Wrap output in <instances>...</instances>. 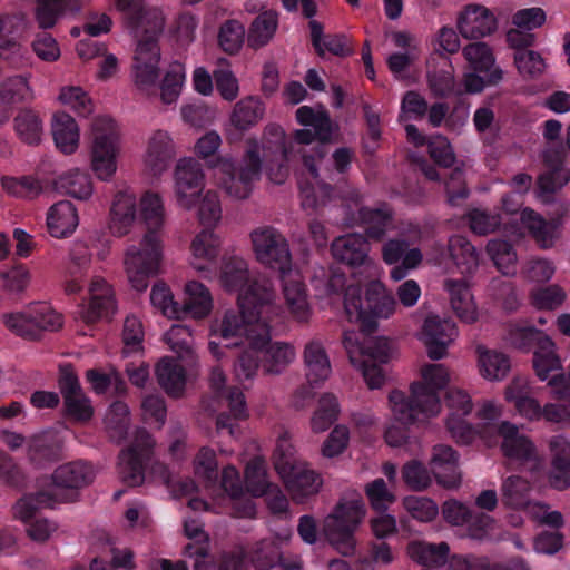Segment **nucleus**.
Returning a JSON list of instances; mask_svg holds the SVG:
<instances>
[{
	"label": "nucleus",
	"mask_w": 570,
	"mask_h": 570,
	"mask_svg": "<svg viewBox=\"0 0 570 570\" xmlns=\"http://www.w3.org/2000/svg\"><path fill=\"white\" fill-rule=\"evenodd\" d=\"M501 491L502 502L505 507L522 509L528 504L530 484L525 479L519 475H511L503 481Z\"/></svg>",
	"instance_id": "48"
},
{
	"label": "nucleus",
	"mask_w": 570,
	"mask_h": 570,
	"mask_svg": "<svg viewBox=\"0 0 570 570\" xmlns=\"http://www.w3.org/2000/svg\"><path fill=\"white\" fill-rule=\"evenodd\" d=\"M256 258L272 269L284 273L291 266L286 239L274 227L264 226L250 233Z\"/></svg>",
	"instance_id": "13"
},
{
	"label": "nucleus",
	"mask_w": 570,
	"mask_h": 570,
	"mask_svg": "<svg viewBox=\"0 0 570 570\" xmlns=\"http://www.w3.org/2000/svg\"><path fill=\"white\" fill-rule=\"evenodd\" d=\"M275 484L267 479L266 463L261 458L252 459L245 469V491L252 497H264Z\"/></svg>",
	"instance_id": "45"
},
{
	"label": "nucleus",
	"mask_w": 570,
	"mask_h": 570,
	"mask_svg": "<svg viewBox=\"0 0 570 570\" xmlns=\"http://www.w3.org/2000/svg\"><path fill=\"white\" fill-rule=\"evenodd\" d=\"M244 38L245 28L237 20H227L219 29V46L229 55L238 52L244 42Z\"/></svg>",
	"instance_id": "60"
},
{
	"label": "nucleus",
	"mask_w": 570,
	"mask_h": 570,
	"mask_svg": "<svg viewBox=\"0 0 570 570\" xmlns=\"http://www.w3.org/2000/svg\"><path fill=\"white\" fill-rule=\"evenodd\" d=\"M135 567L134 552L131 550H125L121 552L118 549H112L111 562L97 557L90 562L89 569L85 566H76L73 570H117L118 568L132 570Z\"/></svg>",
	"instance_id": "64"
},
{
	"label": "nucleus",
	"mask_w": 570,
	"mask_h": 570,
	"mask_svg": "<svg viewBox=\"0 0 570 570\" xmlns=\"http://www.w3.org/2000/svg\"><path fill=\"white\" fill-rule=\"evenodd\" d=\"M110 230L116 236H124L136 217V197L126 191H119L112 202L110 209Z\"/></svg>",
	"instance_id": "34"
},
{
	"label": "nucleus",
	"mask_w": 570,
	"mask_h": 570,
	"mask_svg": "<svg viewBox=\"0 0 570 570\" xmlns=\"http://www.w3.org/2000/svg\"><path fill=\"white\" fill-rule=\"evenodd\" d=\"M264 104L256 97L248 96L235 104L229 117L230 125L244 132L256 126L264 117Z\"/></svg>",
	"instance_id": "35"
},
{
	"label": "nucleus",
	"mask_w": 570,
	"mask_h": 570,
	"mask_svg": "<svg viewBox=\"0 0 570 570\" xmlns=\"http://www.w3.org/2000/svg\"><path fill=\"white\" fill-rule=\"evenodd\" d=\"M566 149L559 142H551L542 153L546 171L539 175L537 187L546 202L570 180V170L563 166Z\"/></svg>",
	"instance_id": "18"
},
{
	"label": "nucleus",
	"mask_w": 570,
	"mask_h": 570,
	"mask_svg": "<svg viewBox=\"0 0 570 570\" xmlns=\"http://www.w3.org/2000/svg\"><path fill=\"white\" fill-rule=\"evenodd\" d=\"M450 548L446 542L438 544L411 542L407 548L410 557L423 566L440 567L448 561Z\"/></svg>",
	"instance_id": "41"
},
{
	"label": "nucleus",
	"mask_w": 570,
	"mask_h": 570,
	"mask_svg": "<svg viewBox=\"0 0 570 570\" xmlns=\"http://www.w3.org/2000/svg\"><path fill=\"white\" fill-rule=\"evenodd\" d=\"M51 478L53 489L48 491L55 494L57 502L73 501L78 495L77 490L94 481L95 472L91 464L75 461L58 466Z\"/></svg>",
	"instance_id": "16"
},
{
	"label": "nucleus",
	"mask_w": 570,
	"mask_h": 570,
	"mask_svg": "<svg viewBox=\"0 0 570 570\" xmlns=\"http://www.w3.org/2000/svg\"><path fill=\"white\" fill-rule=\"evenodd\" d=\"M90 304L83 315L86 323H94L99 318H110L117 305L111 287L102 279H94L90 284Z\"/></svg>",
	"instance_id": "32"
},
{
	"label": "nucleus",
	"mask_w": 570,
	"mask_h": 570,
	"mask_svg": "<svg viewBox=\"0 0 570 570\" xmlns=\"http://www.w3.org/2000/svg\"><path fill=\"white\" fill-rule=\"evenodd\" d=\"M462 52L472 69L471 72L464 75L466 92L479 94L485 87H493L502 81L504 72L495 66V57L488 43H469Z\"/></svg>",
	"instance_id": "8"
},
{
	"label": "nucleus",
	"mask_w": 570,
	"mask_h": 570,
	"mask_svg": "<svg viewBox=\"0 0 570 570\" xmlns=\"http://www.w3.org/2000/svg\"><path fill=\"white\" fill-rule=\"evenodd\" d=\"M28 458L37 468H46L61 461L63 453L60 436L50 431L32 436L28 444Z\"/></svg>",
	"instance_id": "25"
},
{
	"label": "nucleus",
	"mask_w": 570,
	"mask_h": 570,
	"mask_svg": "<svg viewBox=\"0 0 570 570\" xmlns=\"http://www.w3.org/2000/svg\"><path fill=\"white\" fill-rule=\"evenodd\" d=\"M344 304L348 309L352 306L357 312L360 327L363 334L371 335L377 330V318H387L395 308V299L380 281H371L361 296L357 285H348L344 295Z\"/></svg>",
	"instance_id": "7"
},
{
	"label": "nucleus",
	"mask_w": 570,
	"mask_h": 570,
	"mask_svg": "<svg viewBox=\"0 0 570 570\" xmlns=\"http://www.w3.org/2000/svg\"><path fill=\"white\" fill-rule=\"evenodd\" d=\"M514 63L518 71L528 79L539 78L546 69L543 58L533 50L517 51L514 53Z\"/></svg>",
	"instance_id": "62"
},
{
	"label": "nucleus",
	"mask_w": 570,
	"mask_h": 570,
	"mask_svg": "<svg viewBox=\"0 0 570 570\" xmlns=\"http://www.w3.org/2000/svg\"><path fill=\"white\" fill-rule=\"evenodd\" d=\"M52 186L55 190L78 199H86L92 193L90 177L79 171L60 176L52 183Z\"/></svg>",
	"instance_id": "46"
},
{
	"label": "nucleus",
	"mask_w": 570,
	"mask_h": 570,
	"mask_svg": "<svg viewBox=\"0 0 570 570\" xmlns=\"http://www.w3.org/2000/svg\"><path fill=\"white\" fill-rule=\"evenodd\" d=\"M170 147L165 135L157 132L150 139L146 163L154 174H160L167 168L170 159Z\"/></svg>",
	"instance_id": "53"
},
{
	"label": "nucleus",
	"mask_w": 570,
	"mask_h": 570,
	"mask_svg": "<svg viewBox=\"0 0 570 570\" xmlns=\"http://www.w3.org/2000/svg\"><path fill=\"white\" fill-rule=\"evenodd\" d=\"M428 82L432 94L438 98H446L454 92L455 79L451 66L433 69L428 72Z\"/></svg>",
	"instance_id": "63"
},
{
	"label": "nucleus",
	"mask_w": 570,
	"mask_h": 570,
	"mask_svg": "<svg viewBox=\"0 0 570 570\" xmlns=\"http://www.w3.org/2000/svg\"><path fill=\"white\" fill-rule=\"evenodd\" d=\"M154 440L145 428L135 431L131 444L122 449L118 456V473L128 487L142 484L145 469L154 454Z\"/></svg>",
	"instance_id": "10"
},
{
	"label": "nucleus",
	"mask_w": 570,
	"mask_h": 570,
	"mask_svg": "<svg viewBox=\"0 0 570 570\" xmlns=\"http://www.w3.org/2000/svg\"><path fill=\"white\" fill-rule=\"evenodd\" d=\"M277 29V14L274 11H265L258 14L252 22L247 45L253 49L265 46L274 36Z\"/></svg>",
	"instance_id": "44"
},
{
	"label": "nucleus",
	"mask_w": 570,
	"mask_h": 570,
	"mask_svg": "<svg viewBox=\"0 0 570 570\" xmlns=\"http://www.w3.org/2000/svg\"><path fill=\"white\" fill-rule=\"evenodd\" d=\"M296 118L301 125L316 129L318 144L312 149V154L317 160H322L327 155V145L332 141L333 134V125L328 112L323 105H318L317 111L312 107L303 106L297 109Z\"/></svg>",
	"instance_id": "23"
},
{
	"label": "nucleus",
	"mask_w": 570,
	"mask_h": 570,
	"mask_svg": "<svg viewBox=\"0 0 570 570\" xmlns=\"http://www.w3.org/2000/svg\"><path fill=\"white\" fill-rule=\"evenodd\" d=\"M91 168L100 179H108L116 169L118 135L112 119L97 117L91 125Z\"/></svg>",
	"instance_id": "12"
},
{
	"label": "nucleus",
	"mask_w": 570,
	"mask_h": 570,
	"mask_svg": "<svg viewBox=\"0 0 570 570\" xmlns=\"http://www.w3.org/2000/svg\"><path fill=\"white\" fill-rule=\"evenodd\" d=\"M450 257L462 274H472L479 266V253L476 248L461 235L449 239Z\"/></svg>",
	"instance_id": "38"
},
{
	"label": "nucleus",
	"mask_w": 570,
	"mask_h": 570,
	"mask_svg": "<svg viewBox=\"0 0 570 570\" xmlns=\"http://www.w3.org/2000/svg\"><path fill=\"white\" fill-rule=\"evenodd\" d=\"M185 79V68L179 62H173L160 86V98L165 104L174 102L180 94Z\"/></svg>",
	"instance_id": "58"
},
{
	"label": "nucleus",
	"mask_w": 570,
	"mask_h": 570,
	"mask_svg": "<svg viewBox=\"0 0 570 570\" xmlns=\"http://www.w3.org/2000/svg\"><path fill=\"white\" fill-rule=\"evenodd\" d=\"M370 249L367 238L361 234L338 236L331 244L333 258L351 268L372 267L373 259L370 257Z\"/></svg>",
	"instance_id": "21"
},
{
	"label": "nucleus",
	"mask_w": 570,
	"mask_h": 570,
	"mask_svg": "<svg viewBox=\"0 0 570 570\" xmlns=\"http://www.w3.org/2000/svg\"><path fill=\"white\" fill-rule=\"evenodd\" d=\"M78 223V214L72 203L62 200L51 206L47 218V226L52 237H67L73 233Z\"/></svg>",
	"instance_id": "33"
},
{
	"label": "nucleus",
	"mask_w": 570,
	"mask_h": 570,
	"mask_svg": "<svg viewBox=\"0 0 570 570\" xmlns=\"http://www.w3.org/2000/svg\"><path fill=\"white\" fill-rule=\"evenodd\" d=\"M444 285L450 293L451 307L456 316L466 323L475 322L476 309L468 283L464 279H446Z\"/></svg>",
	"instance_id": "36"
},
{
	"label": "nucleus",
	"mask_w": 570,
	"mask_h": 570,
	"mask_svg": "<svg viewBox=\"0 0 570 570\" xmlns=\"http://www.w3.org/2000/svg\"><path fill=\"white\" fill-rule=\"evenodd\" d=\"M364 514L365 510L361 501L338 502L334 512L324 521V532L333 543L344 550V553H350L355 548L354 532Z\"/></svg>",
	"instance_id": "11"
},
{
	"label": "nucleus",
	"mask_w": 570,
	"mask_h": 570,
	"mask_svg": "<svg viewBox=\"0 0 570 570\" xmlns=\"http://www.w3.org/2000/svg\"><path fill=\"white\" fill-rule=\"evenodd\" d=\"M204 189L202 165L194 158L180 159L175 168V195L179 206L190 209Z\"/></svg>",
	"instance_id": "19"
},
{
	"label": "nucleus",
	"mask_w": 570,
	"mask_h": 570,
	"mask_svg": "<svg viewBox=\"0 0 570 570\" xmlns=\"http://www.w3.org/2000/svg\"><path fill=\"white\" fill-rule=\"evenodd\" d=\"M487 253L503 275L515 273L517 254L512 244L503 239H492L487 245Z\"/></svg>",
	"instance_id": "47"
},
{
	"label": "nucleus",
	"mask_w": 570,
	"mask_h": 570,
	"mask_svg": "<svg viewBox=\"0 0 570 570\" xmlns=\"http://www.w3.org/2000/svg\"><path fill=\"white\" fill-rule=\"evenodd\" d=\"M178 360L159 358L155 367L158 384L173 399L181 397L187 384V371Z\"/></svg>",
	"instance_id": "30"
},
{
	"label": "nucleus",
	"mask_w": 570,
	"mask_h": 570,
	"mask_svg": "<svg viewBox=\"0 0 570 570\" xmlns=\"http://www.w3.org/2000/svg\"><path fill=\"white\" fill-rule=\"evenodd\" d=\"M338 413L340 404L336 396L332 393L323 394L311 421L313 431L327 430L337 420Z\"/></svg>",
	"instance_id": "49"
},
{
	"label": "nucleus",
	"mask_w": 570,
	"mask_h": 570,
	"mask_svg": "<svg viewBox=\"0 0 570 570\" xmlns=\"http://www.w3.org/2000/svg\"><path fill=\"white\" fill-rule=\"evenodd\" d=\"M428 356H444L455 334L454 324L436 315L428 316L423 325Z\"/></svg>",
	"instance_id": "29"
},
{
	"label": "nucleus",
	"mask_w": 570,
	"mask_h": 570,
	"mask_svg": "<svg viewBox=\"0 0 570 570\" xmlns=\"http://www.w3.org/2000/svg\"><path fill=\"white\" fill-rule=\"evenodd\" d=\"M343 345L348 356H389L390 353H400L396 342L389 337H367L361 341L360 334L353 331L344 333Z\"/></svg>",
	"instance_id": "27"
},
{
	"label": "nucleus",
	"mask_w": 570,
	"mask_h": 570,
	"mask_svg": "<svg viewBox=\"0 0 570 570\" xmlns=\"http://www.w3.org/2000/svg\"><path fill=\"white\" fill-rule=\"evenodd\" d=\"M273 462L276 472L296 502L301 503L305 498L318 492L322 485L321 476L296 459L287 433L277 439Z\"/></svg>",
	"instance_id": "6"
},
{
	"label": "nucleus",
	"mask_w": 570,
	"mask_h": 570,
	"mask_svg": "<svg viewBox=\"0 0 570 570\" xmlns=\"http://www.w3.org/2000/svg\"><path fill=\"white\" fill-rule=\"evenodd\" d=\"M14 129L22 141L38 144L42 134L41 121L31 109H21L14 117Z\"/></svg>",
	"instance_id": "51"
},
{
	"label": "nucleus",
	"mask_w": 570,
	"mask_h": 570,
	"mask_svg": "<svg viewBox=\"0 0 570 570\" xmlns=\"http://www.w3.org/2000/svg\"><path fill=\"white\" fill-rule=\"evenodd\" d=\"M505 400L513 403L521 416L534 421L542 417V407L539 402L528 395H523L515 383L505 389Z\"/></svg>",
	"instance_id": "54"
},
{
	"label": "nucleus",
	"mask_w": 570,
	"mask_h": 570,
	"mask_svg": "<svg viewBox=\"0 0 570 570\" xmlns=\"http://www.w3.org/2000/svg\"><path fill=\"white\" fill-rule=\"evenodd\" d=\"M220 282L227 291H237L249 282L247 263L239 257L226 259L220 269Z\"/></svg>",
	"instance_id": "50"
},
{
	"label": "nucleus",
	"mask_w": 570,
	"mask_h": 570,
	"mask_svg": "<svg viewBox=\"0 0 570 570\" xmlns=\"http://www.w3.org/2000/svg\"><path fill=\"white\" fill-rule=\"evenodd\" d=\"M208 347L214 356H222L227 352H235L236 356H253L264 353L268 356H287L295 353L294 347L287 343H271L269 326L263 322L245 327V336L224 340L217 333V320L210 322Z\"/></svg>",
	"instance_id": "5"
},
{
	"label": "nucleus",
	"mask_w": 570,
	"mask_h": 570,
	"mask_svg": "<svg viewBox=\"0 0 570 570\" xmlns=\"http://www.w3.org/2000/svg\"><path fill=\"white\" fill-rule=\"evenodd\" d=\"M141 216L147 225L140 245L130 246L125 254V268L134 289L144 292L149 277L159 272L163 259V242L158 230L164 224V207L157 194L146 193L140 199Z\"/></svg>",
	"instance_id": "3"
},
{
	"label": "nucleus",
	"mask_w": 570,
	"mask_h": 570,
	"mask_svg": "<svg viewBox=\"0 0 570 570\" xmlns=\"http://www.w3.org/2000/svg\"><path fill=\"white\" fill-rule=\"evenodd\" d=\"M52 135L57 147L65 154H71L78 147V125L70 115L63 111L56 112L53 116Z\"/></svg>",
	"instance_id": "37"
},
{
	"label": "nucleus",
	"mask_w": 570,
	"mask_h": 570,
	"mask_svg": "<svg viewBox=\"0 0 570 570\" xmlns=\"http://www.w3.org/2000/svg\"><path fill=\"white\" fill-rule=\"evenodd\" d=\"M274 298L275 292L269 279L262 277L249 282L237 298L243 321L256 324L261 323L259 318L263 311L271 306Z\"/></svg>",
	"instance_id": "20"
},
{
	"label": "nucleus",
	"mask_w": 570,
	"mask_h": 570,
	"mask_svg": "<svg viewBox=\"0 0 570 570\" xmlns=\"http://www.w3.org/2000/svg\"><path fill=\"white\" fill-rule=\"evenodd\" d=\"M458 453L450 445L438 444L433 448L430 466L440 485L446 489L460 485L461 475L458 470Z\"/></svg>",
	"instance_id": "24"
},
{
	"label": "nucleus",
	"mask_w": 570,
	"mask_h": 570,
	"mask_svg": "<svg viewBox=\"0 0 570 570\" xmlns=\"http://www.w3.org/2000/svg\"><path fill=\"white\" fill-rule=\"evenodd\" d=\"M551 471L549 482L557 490L570 485V440L556 435L550 441Z\"/></svg>",
	"instance_id": "28"
},
{
	"label": "nucleus",
	"mask_w": 570,
	"mask_h": 570,
	"mask_svg": "<svg viewBox=\"0 0 570 570\" xmlns=\"http://www.w3.org/2000/svg\"><path fill=\"white\" fill-rule=\"evenodd\" d=\"M448 370L442 364H429L422 368V381L413 382L410 396L400 390L387 394L395 423L384 432L391 446H401L407 440V425L436 415L441 410L440 391L449 383Z\"/></svg>",
	"instance_id": "1"
},
{
	"label": "nucleus",
	"mask_w": 570,
	"mask_h": 570,
	"mask_svg": "<svg viewBox=\"0 0 570 570\" xmlns=\"http://www.w3.org/2000/svg\"><path fill=\"white\" fill-rule=\"evenodd\" d=\"M306 380L308 386H302L296 391L295 397H301L303 401L313 399V389L317 387L326 381L331 374L332 367L330 358H304Z\"/></svg>",
	"instance_id": "42"
},
{
	"label": "nucleus",
	"mask_w": 570,
	"mask_h": 570,
	"mask_svg": "<svg viewBox=\"0 0 570 570\" xmlns=\"http://www.w3.org/2000/svg\"><path fill=\"white\" fill-rule=\"evenodd\" d=\"M127 24L136 29L137 47L134 57L135 83L139 89L154 86L159 77L160 47L165 19L157 9L145 11L142 0H118Z\"/></svg>",
	"instance_id": "2"
},
{
	"label": "nucleus",
	"mask_w": 570,
	"mask_h": 570,
	"mask_svg": "<svg viewBox=\"0 0 570 570\" xmlns=\"http://www.w3.org/2000/svg\"><path fill=\"white\" fill-rule=\"evenodd\" d=\"M195 473L203 479L207 488H215L218 482L216 454L208 448H202L195 459Z\"/></svg>",
	"instance_id": "56"
},
{
	"label": "nucleus",
	"mask_w": 570,
	"mask_h": 570,
	"mask_svg": "<svg viewBox=\"0 0 570 570\" xmlns=\"http://www.w3.org/2000/svg\"><path fill=\"white\" fill-rule=\"evenodd\" d=\"M57 503L55 494L49 491H38L24 495L13 507V514L23 522H30L27 532L32 540L45 541L53 531V525L47 519L37 518V511L42 508H53Z\"/></svg>",
	"instance_id": "14"
},
{
	"label": "nucleus",
	"mask_w": 570,
	"mask_h": 570,
	"mask_svg": "<svg viewBox=\"0 0 570 570\" xmlns=\"http://www.w3.org/2000/svg\"><path fill=\"white\" fill-rule=\"evenodd\" d=\"M247 147L236 166L230 158L212 157L207 164L215 170L219 187L232 198L243 200L249 197L253 185L261 177L263 160L255 139H248Z\"/></svg>",
	"instance_id": "4"
},
{
	"label": "nucleus",
	"mask_w": 570,
	"mask_h": 570,
	"mask_svg": "<svg viewBox=\"0 0 570 570\" xmlns=\"http://www.w3.org/2000/svg\"><path fill=\"white\" fill-rule=\"evenodd\" d=\"M185 302L188 305V314L193 318L206 317L213 308V299L208 288L196 281L185 286Z\"/></svg>",
	"instance_id": "40"
},
{
	"label": "nucleus",
	"mask_w": 570,
	"mask_h": 570,
	"mask_svg": "<svg viewBox=\"0 0 570 570\" xmlns=\"http://www.w3.org/2000/svg\"><path fill=\"white\" fill-rule=\"evenodd\" d=\"M458 29L465 39H480L498 29L494 14L484 6L468 4L458 18Z\"/></svg>",
	"instance_id": "22"
},
{
	"label": "nucleus",
	"mask_w": 570,
	"mask_h": 570,
	"mask_svg": "<svg viewBox=\"0 0 570 570\" xmlns=\"http://www.w3.org/2000/svg\"><path fill=\"white\" fill-rule=\"evenodd\" d=\"M263 149L271 179L277 184L283 183L288 175L286 164L291 160L293 142L287 141L282 127L274 124L266 127Z\"/></svg>",
	"instance_id": "17"
},
{
	"label": "nucleus",
	"mask_w": 570,
	"mask_h": 570,
	"mask_svg": "<svg viewBox=\"0 0 570 570\" xmlns=\"http://www.w3.org/2000/svg\"><path fill=\"white\" fill-rule=\"evenodd\" d=\"M533 370L541 381H548L559 400L570 406V376L563 373L562 358H532Z\"/></svg>",
	"instance_id": "31"
},
{
	"label": "nucleus",
	"mask_w": 570,
	"mask_h": 570,
	"mask_svg": "<svg viewBox=\"0 0 570 570\" xmlns=\"http://www.w3.org/2000/svg\"><path fill=\"white\" fill-rule=\"evenodd\" d=\"M165 341L177 356L195 353V341L190 330L186 325L175 324L165 334Z\"/></svg>",
	"instance_id": "59"
},
{
	"label": "nucleus",
	"mask_w": 570,
	"mask_h": 570,
	"mask_svg": "<svg viewBox=\"0 0 570 570\" xmlns=\"http://www.w3.org/2000/svg\"><path fill=\"white\" fill-rule=\"evenodd\" d=\"M351 364L360 367L367 386L371 390L380 389L385 382V372L382 367L390 358H348Z\"/></svg>",
	"instance_id": "55"
},
{
	"label": "nucleus",
	"mask_w": 570,
	"mask_h": 570,
	"mask_svg": "<svg viewBox=\"0 0 570 570\" xmlns=\"http://www.w3.org/2000/svg\"><path fill=\"white\" fill-rule=\"evenodd\" d=\"M444 401L449 409L446 428L451 436L459 444H471L479 431L465 420L473 407L470 395L463 390L451 387L446 391Z\"/></svg>",
	"instance_id": "15"
},
{
	"label": "nucleus",
	"mask_w": 570,
	"mask_h": 570,
	"mask_svg": "<svg viewBox=\"0 0 570 570\" xmlns=\"http://www.w3.org/2000/svg\"><path fill=\"white\" fill-rule=\"evenodd\" d=\"M29 92L30 87L24 76H13L0 83V100L11 108L23 102Z\"/></svg>",
	"instance_id": "57"
},
{
	"label": "nucleus",
	"mask_w": 570,
	"mask_h": 570,
	"mask_svg": "<svg viewBox=\"0 0 570 570\" xmlns=\"http://www.w3.org/2000/svg\"><path fill=\"white\" fill-rule=\"evenodd\" d=\"M3 323L9 331L16 335L29 340L37 341V324L32 312H17L3 315Z\"/></svg>",
	"instance_id": "52"
},
{
	"label": "nucleus",
	"mask_w": 570,
	"mask_h": 570,
	"mask_svg": "<svg viewBox=\"0 0 570 570\" xmlns=\"http://www.w3.org/2000/svg\"><path fill=\"white\" fill-rule=\"evenodd\" d=\"M291 358H236L234 362L235 376L239 382L250 380L259 367L266 373L278 374L288 364Z\"/></svg>",
	"instance_id": "39"
},
{
	"label": "nucleus",
	"mask_w": 570,
	"mask_h": 570,
	"mask_svg": "<svg viewBox=\"0 0 570 570\" xmlns=\"http://www.w3.org/2000/svg\"><path fill=\"white\" fill-rule=\"evenodd\" d=\"M222 218L220 200L216 191L208 190L199 203L198 219L204 229L213 230Z\"/></svg>",
	"instance_id": "61"
},
{
	"label": "nucleus",
	"mask_w": 570,
	"mask_h": 570,
	"mask_svg": "<svg viewBox=\"0 0 570 570\" xmlns=\"http://www.w3.org/2000/svg\"><path fill=\"white\" fill-rule=\"evenodd\" d=\"M284 297L289 312L298 322H306L311 309L305 286L298 279H286L283 286Z\"/></svg>",
	"instance_id": "43"
},
{
	"label": "nucleus",
	"mask_w": 570,
	"mask_h": 570,
	"mask_svg": "<svg viewBox=\"0 0 570 570\" xmlns=\"http://www.w3.org/2000/svg\"><path fill=\"white\" fill-rule=\"evenodd\" d=\"M209 384L216 403L228 409V412L223 411L217 415L216 428L218 431L226 430L230 436H235L239 431L236 421L248 416L245 395L239 387L226 385V377L218 366L212 368Z\"/></svg>",
	"instance_id": "9"
},
{
	"label": "nucleus",
	"mask_w": 570,
	"mask_h": 570,
	"mask_svg": "<svg viewBox=\"0 0 570 570\" xmlns=\"http://www.w3.org/2000/svg\"><path fill=\"white\" fill-rule=\"evenodd\" d=\"M498 434L502 438L501 449L505 456L520 462H528L535 459V448L531 440L519 432V428L509 422L502 421L498 426Z\"/></svg>",
	"instance_id": "26"
}]
</instances>
